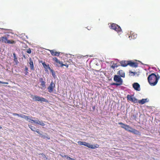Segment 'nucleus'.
<instances>
[{
    "instance_id": "22",
    "label": "nucleus",
    "mask_w": 160,
    "mask_h": 160,
    "mask_svg": "<svg viewBox=\"0 0 160 160\" xmlns=\"http://www.w3.org/2000/svg\"><path fill=\"white\" fill-rule=\"evenodd\" d=\"M147 99H142L141 100L138 101V102L141 104H144L145 102H148Z\"/></svg>"
},
{
    "instance_id": "24",
    "label": "nucleus",
    "mask_w": 160,
    "mask_h": 160,
    "mask_svg": "<svg viewBox=\"0 0 160 160\" xmlns=\"http://www.w3.org/2000/svg\"><path fill=\"white\" fill-rule=\"evenodd\" d=\"M118 124L119 125H121V127L125 130V128H126L127 126V124H124L122 122H119L118 123Z\"/></svg>"
},
{
    "instance_id": "29",
    "label": "nucleus",
    "mask_w": 160,
    "mask_h": 160,
    "mask_svg": "<svg viewBox=\"0 0 160 160\" xmlns=\"http://www.w3.org/2000/svg\"><path fill=\"white\" fill-rule=\"evenodd\" d=\"M41 86L42 87V88H44L45 87V83L46 82L45 81L43 82H41Z\"/></svg>"
},
{
    "instance_id": "8",
    "label": "nucleus",
    "mask_w": 160,
    "mask_h": 160,
    "mask_svg": "<svg viewBox=\"0 0 160 160\" xmlns=\"http://www.w3.org/2000/svg\"><path fill=\"white\" fill-rule=\"evenodd\" d=\"M53 60L54 61H55L56 63H57V65L58 66L60 67H62L63 66V63L62 62H61L57 58L55 57L53 58Z\"/></svg>"
},
{
    "instance_id": "5",
    "label": "nucleus",
    "mask_w": 160,
    "mask_h": 160,
    "mask_svg": "<svg viewBox=\"0 0 160 160\" xmlns=\"http://www.w3.org/2000/svg\"><path fill=\"white\" fill-rule=\"evenodd\" d=\"M32 99L35 101H40L41 102H48V101L47 99L43 98L37 96H34L32 98Z\"/></svg>"
},
{
    "instance_id": "12",
    "label": "nucleus",
    "mask_w": 160,
    "mask_h": 160,
    "mask_svg": "<svg viewBox=\"0 0 160 160\" xmlns=\"http://www.w3.org/2000/svg\"><path fill=\"white\" fill-rule=\"evenodd\" d=\"M42 62V65L44 68L45 69V70L46 71H48V69H49V70H50L51 69L49 67V64L46 65L44 62Z\"/></svg>"
},
{
    "instance_id": "41",
    "label": "nucleus",
    "mask_w": 160,
    "mask_h": 160,
    "mask_svg": "<svg viewBox=\"0 0 160 160\" xmlns=\"http://www.w3.org/2000/svg\"><path fill=\"white\" fill-rule=\"evenodd\" d=\"M28 73V71H26L25 74L27 75Z\"/></svg>"
},
{
    "instance_id": "33",
    "label": "nucleus",
    "mask_w": 160,
    "mask_h": 160,
    "mask_svg": "<svg viewBox=\"0 0 160 160\" xmlns=\"http://www.w3.org/2000/svg\"><path fill=\"white\" fill-rule=\"evenodd\" d=\"M24 118L25 119L27 120H30V119L29 118V117L28 116H26V115L25 116V118Z\"/></svg>"
},
{
    "instance_id": "35",
    "label": "nucleus",
    "mask_w": 160,
    "mask_h": 160,
    "mask_svg": "<svg viewBox=\"0 0 160 160\" xmlns=\"http://www.w3.org/2000/svg\"><path fill=\"white\" fill-rule=\"evenodd\" d=\"M33 121H34V120L31 119H30V120H29L28 121V122L31 123H33Z\"/></svg>"
},
{
    "instance_id": "46",
    "label": "nucleus",
    "mask_w": 160,
    "mask_h": 160,
    "mask_svg": "<svg viewBox=\"0 0 160 160\" xmlns=\"http://www.w3.org/2000/svg\"><path fill=\"white\" fill-rule=\"evenodd\" d=\"M88 28V30H89V28Z\"/></svg>"
},
{
    "instance_id": "11",
    "label": "nucleus",
    "mask_w": 160,
    "mask_h": 160,
    "mask_svg": "<svg viewBox=\"0 0 160 160\" xmlns=\"http://www.w3.org/2000/svg\"><path fill=\"white\" fill-rule=\"evenodd\" d=\"M132 86L133 88L135 89V90L138 91L140 90V86L138 83H134L133 84Z\"/></svg>"
},
{
    "instance_id": "27",
    "label": "nucleus",
    "mask_w": 160,
    "mask_h": 160,
    "mask_svg": "<svg viewBox=\"0 0 160 160\" xmlns=\"http://www.w3.org/2000/svg\"><path fill=\"white\" fill-rule=\"evenodd\" d=\"M28 126H29V128L31 129V130L32 131L34 132H36V131L35 130L36 128L35 127H34L33 126H32L31 125H28Z\"/></svg>"
},
{
    "instance_id": "16",
    "label": "nucleus",
    "mask_w": 160,
    "mask_h": 160,
    "mask_svg": "<svg viewBox=\"0 0 160 160\" xmlns=\"http://www.w3.org/2000/svg\"><path fill=\"white\" fill-rule=\"evenodd\" d=\"M118 74L120 75V77H125V73L122 70H119L117 73Z\"/></svg>"
},
{
    "instance_id": "44",
    "label": "nucleus",
    "mask_w": 160,
    "mask_h": 160,
    "mask_svg": "<svg viewBox=\"0 0 160 160\" xmlns=\"http://www.w3.org/2000/svg\"><path fill=\"white\" fill-rule=\"evenodd\" d=\"M2 128V127L1 126H0V129H1Z\"/></svg>"
},
{
    "instance_id": "18",
    "label": "nucleus",
    "mask_w": 160,
    "mask_h": 160,
    "mask_svg": "<svg viewBox=\"0 0 160 160\" xmlns=\"http://www.w3.org/2000/svg\"><path fill=\"white\" fill-rule=\"evenodd\" d=\"M131 132L135 135H140V133L138 131L134 128L132 130Z\"/></svg>"
},
{
    "instance_id": "7",
    "label": "nucleus",
    "mask_w": 160,
    "mask_h": 160,
    "mask_svg": "<svg viewBox=\"0 0 160 160\" xmlns=\"http://www.w3.org/2000/svg\"><path fill=\"white\" fill-rule=\"evenodd\" d=\"M127 98L128 101H131L134 103L138 102V100L136 98L133 97V96L128 95Z\"/></svg>"
},
{
    "instance_id": "15",
    "label": "nucleus",
    "mask_w": 160,
    "mask_h": 160,
    "mask_svg": "<svg viewBox=\"0 0 160 160\" xmlns=\"http://www.w3.org/2000/svg\"><path fill=\"white\" fill-rule=\"evenodd\" d=\"M129 61H122L121 62V65L123 67H125L128 65Z\"/></svg>"
},
{
    "instance_id": "38",
    "label": "nucleus",
    "mask_w": 160,
    "mask_h": 160,
    "mask_svg": "<svg viewBox=\"0 0 160 160\" xmlns=\"http://www.w3.org/2000/svg\"><path fill=\"white\" fill-rule=\"evenodd\" d=\"M25 70L26 71H28V68L27 67H25Z\"/></svg>"
},
{
    "instance_id": "14",
    "label": "nucleus",
    "mask_w": 160,
    "mask_h": 160,
    "mask_svg": "<svg viewBox=\"0 0 160 160\" xmlns=\"http://www.w3.org/2000/svg\"><path fill=\"white\" fill-rule=\"evenodd\" d=\"M33 123H35L36 124H39L42 126H44L45 124L42 122L38 120H34L33 121Z\"/></svg>"
},
{
    "instance_id": "34",
    "label": "nucleus",
    "mask_w": 160,
    "mask_h": 160,
    "mask_svg": "<svg viewBox=\"0 0 160 160\" xmlns=\"http://www.w3.org/2000/svg\"><path fill=\"white\" fill-rule=\"evenodd\" d=\"M0 83H2V84H8V82H3L0 81Z\"/></svg>"
},
{
    "instance_id": "13",
    "label": "nucleus",
    "mask_w": 160,
    "mask_h": 160,
    "mask_svg": "<svg viewBox=\"0 0 160 160\" xmlns=\"http://www.w3.org/2000/svg\"><path fill=\"white\" fill-rule=\"evenodd\" d=\"M36 132H37L38 134H40V135L41 137L42 138H47L48 139H50V137L48 136V135L47 133H45V134L46 135H42V134H41L40 133V132L36 130Z\"/></svg>"
},
{
    "instance_id": "43",
    "label": "nucleus",
    "mask_w": 160,
    "mask_h": 160,
    "mask_svg": "<svg viewBox=\"0 0 160 160\" xmlns=\"http://www.w3.org/2000/svg\"><path fill=\"white\" fill-rule=\"evenodd\" d=\"M71 160H75V159H73V158H71Z\"/></svg>"
},
{
    "instance_id": "6",
    "label": "nucleus",
    "mask_w": 160,
    "mask_h": 160,
    "mask_svg": "<svg viewBox=\"0 0 160 160\" xmlns=\"http://www.w3.org/2000/svg\"><path fill=\"white\" fill-rule=\"evenodd\" d=\"M55 87V84L54 83L53 81H52L50 83L49 86L48 88V92L50 93L52 92L53 90Z\"/></svg>"
},
{
    "instance_id": "25",
    "label": "nucleus",
    "mask_w": 160,
    "mask_h": 160,
    "mask_svg": "<svg viewBox=\"0 0 160 160\" xmlns=\"http://www.w3.org/2000/svg\"><path fill=\"white\" fill-rule=\"evenodd\" d=\"M13 115L14 116H17L18 117H20L21 118H25V115L23 114H19L16 113H12Z\"/></svg>"
},
{
    "instance_id": "42",
    "label": "nucleus",
    "mask_w": 160,
    "mask_h": 160,
    "mask_svg": "<svg viewBox=\"0 0 160 160\" xmlns=\"http://www.w3.org/2000/svg\"><path fill=\"white\" fill-rule=\"evenodd\" d=\"M23 57L25 59H26V57H25V55H23Z\"/></svg>"
},
{
    "instance_id": "4",
    "label": "nucleus",
    "mask_w": 160,
    "mask_h": 160,
    "mask_svg": "<svg viewBox=\"0 0 160 160\" xmlns=\"http://www.w3.org/2000/svg\"><path fill=\"white\" fill-rule=\"evenodd\" d=\"M110 28L112 29L115 30L118 34H121L122 29L118 25L114 23H112Z\"/></svg>"
},
{
    "instance_id": "45",
    "label": "nucleus",
    "mask_w": 160,
    "mask_h": 160,
    "mask_svg": "<svg viewBox=\"0 0 160 160\" xmlns=\"http://www.w3.org/2000/svg\"><path fill=\"white\" fill-rule=\"evenodd\" d=\"M88 28V30H89V28Z\"/></svg>"
},
{
    "instance_id": "10",
    "label": "nucleus",
    "mask_w": 160,
    "mask_h": 160,
    "mask_svg": "<svg viewBox=\"0 0 160 160\" xmlns=\"http://www.w3.org/2000/svg\"><path fill=\"white\" fill-rule=\"evenodd\" d=\"M128 63V65L130 67L134 68H136L138 67V63L133 62L132 61H129Z\"/></svg>"
},
{
    "instance_id": "9",
    "label": "nucleus",
    "mask_w": 160,
    "mask_h": 160,
    "mask_svg": "<svg viewBox=\"0 0 160 160\" xmlns=\"http://www.w3.org/2000/svg\"><path fill=\"white\" fill-rule=\"evenodd\" d=\"M48 50L52 56H58L60 55V52H56L55 50Z\"/></svg>"
},
{
    "instance_id": "30",
    "label": "nucleus",
    "mask_w": 160,
    "mask_h": 160,
    "mask_svg": "<svg viewBox=\"0 0 160 160\" xmlns=\"http://www.w3.org/2000/svg\"><path fill=\"white\" fill-rule=\"evenodd\" d=\"M59 155L60 156H61V157H66L67 158V159H70L71 160V158H70V157H69V156H68L67 155H64V156H62V155L61 154H60Z\"/></svg>"
},
{
    "instance_id": "21",
    "label": "nucleus",
    "mask_w": 160,
    "mask_h": 160,
    "mask_svg": "<svg viewBox=\"0 0 160 160\" xmlns=\"http://www.w3.org/2000/svg\"><path fill=\"white\" fill-rule=\"evenodd\" d=\"M13 57H14V59H13L14 61L15 62V65H17L19 63V62H18V58L16 56V54L15 53H13Z\"/></svg>"
},
{
    "instance_id": "32",
    "label": "nucleus",
    "mask_w": 160,
    "mask_h": 160,
    "mask_svg": "<svg viewBox=\"0 0 160 160\" xmlns=\"http://www.w3.org/2000/svg\"><path fill=\"white\" fill-rule=\"evenodd\" d=\"M26 52L30 54L32 52L31 50V49L29 48L26 51Z\"/></svg>"
},
{
    "instance_id": "23",
    "label": "nucleus",
    "mask_w": 160,
    "mask_h": 160,
    "mask_svg": "<svg viewBox=\"0 0 160 160\" xmlns=\"http://www.w3.org/2000/svg\"><path fill=\"white\" fill-rule=\"evenodd\" d=\"M133 129V128L130 126L129 125H127V127L125 128V130L131 132L132 130Z\"/></svg>"
},
{
    "instance_id": "17",
    "label": "nucleus",
    "mask_w": 160,
    "mask_h": 160,
    "mask_svg": "<svg viewBox=\"0 0 160 160\" xmlns=\"http://www.w3.org/2000/svg\"><path fill=\"white\" fill-rule=\"evenodd\" d=\"M137 37V34L135 33H132L131 34V35L129 37L130 38V39H135Z\"/></svg>"
},
{
    "instance_id": "39",
    "label": "nucleus",
    "mask_w": 160,
    "mask_h": 160,
    "mask_svg": "<svg viewBox=\"0 0 160 160\" xmlns=\"http://www.w3.org/2000/svg\"><path fill=\"white\" fill-rule=\"evenodd\" d=\"M39 154V155H42V156H44L45 157H46V156H45V155H44L43 153H41V154Z\"/></svg>"
},
{
    "instance_id": "20",
    "label": "nucleus",
    "mask_w": 160,
    "mask_h": 160,
    "mask_svg": "<svg viewBox=\"0 0 160 160\" xmlns=\"http://www.w3.org/2000/svg\"><path fill=\"white\" fill-rule=\"evenodd\" d=\"M7 38L6 37H2L0 39V41L5 43H7L8 41Z\"/></svg>"
},
{
    "instance_id": "28",
    "label": "nucleus",
    "mask_w": 160,
    "mask_h": 160,
    "mask_svg": "<svg viewBox=\"0 0 160 160\" xmlns=\"http://www.w3.org/2000/svg\"><path fill=\"white\" fill-rule=\"evenodd\" d=\"M15 42L13 40H8L7 43L8 44H14L15 43Z\"/></svg>"
},
{
    "instance_id": "2",
    "label": "nucleus",
    "mask_w": 160,
    "mask_h": 160,
    "mask_svg": "<svg viewBox=\"0 0 160 160\" xmlns=\"http://www.w3.org/2000/svg\"><path fill=\"white\" fill-rule=\"evenodd\" d=\"M78 144L80 145H84L85 146L87 147L88 148L94 149L96 148H98L99 147V145L96 144L95 145H92L89 143H87L84 142H82L81 141H78Z\"/></svg>"
},
{
    "instance_id": "36",
    "label": "nucleus",
    "mask_w": 160,
    "mask_h": 160,
    "mask_svg": "<svg viewBox=\"0 0 160 160\" xmlns=\"http://www.w3.org/2000/svg\"><path fill=\"white\" fill-rule=\"evenodd\" d=\"M43 81H44L43 80V78H40V82H41Z\"/></svg>"
},
{
    "instance_id": "26",
    "label": "nucleus",
    "mask_w": 160,
    "mask_h": 160,
    "mask_svg": "<svg viewBox=\"0 0 160 160\" xmlns=\"http://www.w3.org/2000/svg\"><path fill=\"white\" fill-rule=\"evenodd\" d=\"M50 71L51 72L53 76V78H55L56 77V76L55 74V72L52 69Z\"/></svg>"
},
{
    "instance_id": "3",
    "label": "nucleus",
    "mask_w": 160,
    "mask_h": 160,
    "mask_svg": "<svg viewBox=\"0 0 160 160\" xmlns=\"http://www.w3.org/2000/svg\"><path fill=\"white\" fill-rule=\"evenodd\" d=\"M113 80L117 83H113L111 84L112 85L120 86L122 84V79L121 77L118 75H115L114 76Z\"/></svg>"
},
{
    "instance_id": "1",
    "label": "nucleus",
    "mask_w": 160,
    "mask_h": 160,
    "mask_svg": "<svg viewBox=\"0 0 160 160\" xmlns=\"http://www.w3.org/2000/svg\"><path fill=\"white\" fill-rule=\"evenodd\" d=\"M160 78V76L158 74H156L152 73L148 76V80L149 84L151 86H154L157 84Z\"/></svg>"
},
{
    "instance_id": "40",
    "label": "nucleus",
    "mask_w": 160,
    "mask_h": 160,
    "mask_svg": "<svg viewBox=\"0 0 160 160\" xmlns=\"http://www.w3.org/2000/svg\"><path fill=\"white\" fill-rule=\"evenodd\" d=\"M130 73H133V74H135V72H132V71H130Z\"/></svg>"
},
{
    "instance_id": "31",
    "label": "nucleus",
    "mask_w": 160,
    "mask_h": 160,
    "mask_svg": "<svg viewBox=\"0 0 160 160\" xmlns=\"http://www.w3.org/2000/svg\"><path fill=\"white\" fill-rule=\"evenodd\" d=\"M118 67V65H117V64L113 63L112 65L111 66V68L114 69L115 68L117 67Z\"/></svg>"
},
{
    "instance_id": "19",
    "label": "nucleus",
    "mask_w": 160,
    "mask_h": 160,
    "mask_svg": "<svg viewBox=\"0 0 160 160\" xmlns=\"http://www.w3.org/2000/svg\"><path fill=\"white\" fill-rule=\"evenodd\" d=\"M29 62L30 65V67L31 69L33 70L34 69V65L33 62L31 58H29Z\"/></svg>"
},
{
    "instance_id": "37",
    "label": "nucleus",
    "mask_w": 160,
    "mask_h": 160,
    "mask_svg": "<svg viewBox=\"0 0 160 160\" xmlns=\"http://www.w3.org/2000/svg\"><path fill=\"white\" fill-rule=\"evenodd\" d=\"M63 66H65L67 68H68V64H63Z\"/></svg>"
}]
</instances>
